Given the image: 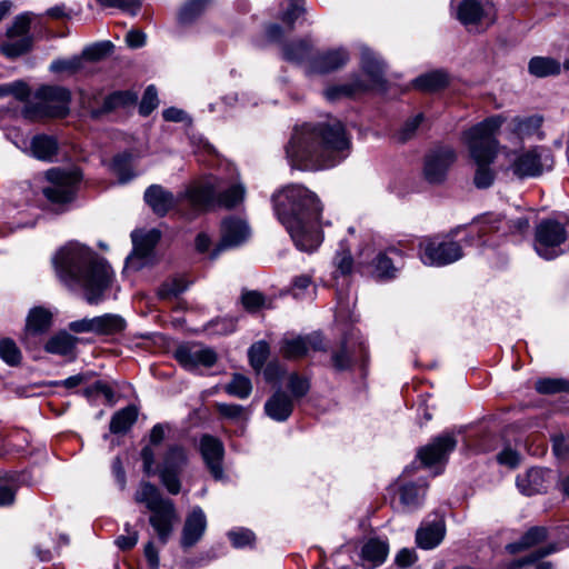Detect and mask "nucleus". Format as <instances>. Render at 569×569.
I'll return each instance as SVG.
<instances>
[{
  "mask_svg": "<svg viewBox=\"0 0 569 569\" xmlns=\"http://www.w3.org/2000/svg\"><path fill=\"white\" fill-rule=\"evenodd\" d=\"M389 553L387 541L371 538L361 548V565L367 569H373L381 566Z\"/></svg>",
  "mask_w": 569,
  "mask_h": 569,
  "instance_id": "nucleus-28",
  "label": "nucleus"
},
{
  "mask_svg": "<svg viewBox=\"0 0 569 569\" xmlns=\"http://www.w3.org/2000/svg\"><path fill=\"white\" fill-rule=\"evenodd\" d=\"M82 67V57H72L71 59H59L54 60L50 64L52 72H70L74 73Z\"/></svg>",
  "mask_w": 569,
  "mask_h": 569,
  "instance_id": "nucleus-56",
  "label": "nucleus"
},
{
  "mask_svg": "<svg viewBox=\"0 0 569 569\" xmlns=\"http://www.w3.org/2000/svg\"><path fill=\"white\" fill-rule=\"evenodd\" d=\"M293 410L292 399L283 391L274 392L264 403V411L274 421H286Z\"/></svg>",
  "mask_w": 569,
  "mask_h": 569,
  "instance_id": "nucleus-29",
  "label": "nucleus"
},
{
  "mask_svg": "<svg viewBox=\"0 0 569 569\" xmlns=\"http://www.w3.org/2000/svg\"><path fill=\"white\" fill-rule=\"evenodd\" d=\"M513 122V132L519 137H529L538 132L541 127L542 118L540 116H529V117H516L512 120Z\"/></svg>",
  "mask_w": 569,
  "mask_h": 569,
  "instance_id": "nucleus-46",
  "label": "nucleus"
},
{
  "mask_svg": "<svg viewBox=\"0 0 569 569\" xmlns=\"http://www.w3.org/2000/svg\"><path fill=\"white\" fill-rule=\"evenodd\" d=\"M419 257L423 264L442 267L456 262L462 257L461 246L441 237L419 240Z\"/></svg>",
  "mask_w": 569,
  "mask_h": 569,
  "instance_id": "nucleus-11",
  "label": "nucleus"
},
{
  "mask_svg": "<svg viewBox=\"0 0 569 569\" xmlns=\"http://www.w3.org/2000/svg\"><path fill=\"white\" fill-rule=\"evenodd\" d=\"M99 4L107 8H118L131 16H136L140 10L139 0H97Z\"/></svg>",
  "mask_w": 569,
  "mask_h": 569,
  "instance_id": "nucleus-58",
  "label": "nucleus"
},
{
  "mask_svg": "<svg viewBox=\"0 0 569 569\" xmlns=\"http://www.w3.org/2000/svg\"><path fill=\"white\" fill-rule=\"evenodd\" d=\"M529 72L538 78L560 73L561 66L556 59L549 57H533L528 64Z\"/></svg>",
  "mask_w": 569,
  "mask_h": 569,
  "instance_id": "nucleus-37",
  "label": "nucleus"
},
{
  "mask_svg": "<svg viewBox=\"0 0 569 569\" xmlns=\"http://www.w3.org/2000/svg\"><path fill=\"white\" fill-rule=\"evenodd\" d=\"M112 44L110 42H100L93 46L87 47L82 51V58L87 60L97 61L110 53Z\"/></svg>",
  "mask_w": 569,
  "mask_h": 569,
  "instance_id": "nucleus-63",
  "label": "nucleus"
},
{
  "mask_svg": "<svg viewBox=\"0 0 569 569\" xmlns=\"http://www.w3.org/2000/svg\"><path fill=\"white\" fill-rule=\"evenodd\" d=\"M445 531V523L441 519L422 523L417 530L416 541L422 549H432L442 541Z\"/></svg>",
  "mask_w": 569,
  "mask_h": 569,
  "instance_id": "nucleus-31",
  "label": "nucleus"
},
{
  "mask_svg": "<svg viewBox=\"0 0 569 569\" xmlns=\"http://www.w3.org/2000/svg\"><path fill=\"white\" fill-rule=\"evenodd\" d=\"M547 538V529L543 527H533L529 529L517 542L507 545V550L510 553H516L521 550L533 547Z\"/></svg>",
  "mask_w": 569,
  "mask_h": 569,
  "instance_id": "nucleus-42",
  "label": "nucleus"
},
{
  "mask_svg": "<svg viewBox=\"0 0 569 569\" xmlns=\"http://www.w3.org/2000/svg\"><path fill=\"white\" fill-rule=\"evenodd\" d=\"M138 418V410L133 406L126 407L117 411L110 421V431L112 433H122L128 431Z\"/></svg>",
  "mask_w": 569,
  "mask_h": 569,
  "instance_id": "nucleus-41",
  "label": "nucleus"
},
{
  "mask_svg": "<svg viewBox=\"0 0 569 569\" xmlns=\"http://www.w3.org/2000/svg\"><path fill=\"white\" fill-rule=\"evenodd\" d=\"M457 440L451 433H443L435 438L429 445L418 451V458L426 467L447 460L450 452L455 450Z\"/></svg>",
  "mask_w": 569,
  "mask_h": 569,
  "instance_id": "nucleus-17",
  "label": "nucleus"
},
{
  "mask_svg": "<svg viewBox=\"0 0 569 569\" xmlns=\"http://www.w3.org/2000/svg\"><path fill=\"white\" fill-rule=\"evenodd\" d=\"M217 179L201 178L192 182L183 192L174 196L159 184H152L144 191V201L159 216H166L170 210L182 211L186 202L194 212L206 211L214 201Z\"/></svg>",
  "mask_w": 569,
  "mask_h": 569,
  "instance_id": "nucleus-5",
  "label": "nucleus"
},
{
  "mask_svg": "<svg viewBox=\"0 0 569 569\" xmlns=\"http://www.w3.org/2000/svg\"><path fill=\"white\" fill-rule=\"evenodd\" d=\"M252 386L249 378L242 375H233L231 381L226 386V391L230 396L246 399L251 393Z\"/></svg>",
  "mask_w": 569,
  "mask_h": 569,
  "instance_id": "nucleus-51",
  "label": "nucleus"
},
{
  "mask_svg": "<svg viewBox=\"0 0 569 569\" xmlns=\"http://www.w3.org/2000/svg\"><path fill=\"white\" fill-rule=\"evenodd\" d=\"M351 137L339 120L303 123L293 129L286 146L290 166L303 171L330 169L351 152Z\"/></svg>",
  "mask_w": 569,
  "mask_h": 569,
  "instance_id": "nucleus-1",
  "label": "nucleus"
},
{
  "mask_svg": "<svg viewBox=\"0 0 569 569\" xmlns=\"http://www.w3.org/2000/svg\"><path fill=\"white\" fill-rule=\"evenodd\" d=\"M503 121L505 119L501 116H492L463 133V141L477 164L473 182L479 189L489 188L495 180V172L490 164L493 162L498 150L496 133Z\"/></svg>",
  "mask_w": 569,
  "mask_h": 569,
  "instance_id": "nucleus-4",
  "label": "nucleus"
},
{
  "mask_svg": "<svg viewBox=\"0 0 569 569\" xmlns=\"http://www.w3.org/2000/svg\"><path fill=\"white\" fill-rule=\"evenodd\" d=\"M150 517V525L156 530L159 539L166 543L170 537L173 523L177 521V512L171 500L153 510Z\"/></svg>",
  "mask_w": 569,
  "mask_h": 569,
  "instance_id": "nucleus-24",
  "label": "nucleus"
},
{
  "mask_svg": "<svg viewBox=\"0 0 569 569\" xmlns=\"http://www.w3.org/2000/svg\"><path fill=\"white\" fill-rule=\"evenodd\" d=\"M46 179L44 198L52 206L63 208L76 199L82 173L78 168H52L46 172Z\"/></svg>",
  "mask_w": 569,
  "mask_h": 569,
  "instance_id": "nucleus-8",
  "label": "nucleus"
},
{
  "mask_svg": "<svg viewBox=\"0 0 569 569\" xmlns=\"http://www.w3.org/2000/svg\"><path fill=\"white\" fill-rule=\"evenodd\" d=\"M58 150L57 140L50 136L40 134L31 140L32 156L39 160L51 161Z\"/></svg>",
  "mask_w": 569,
  "mask_h": 569,
  "instance_id": "nucleus-35",
  "label": "nucleus"
},
{
  "mask_svg": "<svg viewBox=\"0 0 569 569\" xmlns=\"http://www.w3.org/2000/svg\"><path fill=\"white\" fill-rule=\"evenodd\" d=\"M76 343L77 339L73 336L67 332H59L47 341L44 349L50 353L70 356L73 353Z\"/></svg>",
  "mask_w": 569,
  "mask_h": 569,
  "instance_id": "nucleus-36",
  "label": "nucleus"
},
{
  "mask_svg": "<svg viewBox=\"0 0 569 569\" xmlns=\"http://www.w3.org/2000/svg\"><path fill=\"white\" fill-rule=\"evenodd\" d=\"M96 335H116L124 330L126 320L113 313L94 317Z\"/></svg>",
  "mask_w": 569,
  "mask_h": 569,
  "instance_id": "nucleus-38",
  "label": "nucleus"
},
{
  "mask_svg": "<svg viewBox=\"0 0 569 569\" xmlns=\"http://www.w3.org/2000/svg\"><path fill=\"white\" fill-rule=\"evenodd\" d=\"M124 531L116 539V545L123 551L132 549L138 542V532L129 523H126Z\"/></svg>",
  "mask_w": 569,
  "mask_h": 569,
  "instance_id": "nucleus-64",
  "label": "nucleus"
},
{
  "mask_svg": "<svg viewBox=\"0 0 569 569\" xmlns=\"http://www.w3.org/2000/svg\"><path fill=\"white\" fill-rule=\"evenodd\" d=\"M517 488L526 496L542 493L548 487V471L541 468H530L517 477Z\"/></svg>",
  "mask_w": 569,
  "mask_h": 569,
  "instance_id": "nucleus-25",
  "label": "nucleus"
},
{
  "mask_svg": "<svg viewBox=\"0 0 569 569\" xmlns=\"http://www.w3.org/2000/svg\"><path fill=\"white\" fill-rule=\"evenodd\" d=\"M176 359L184 369L193 371L200 367H212L217 361V353L208 347L189 345L176 350Z\"/></svg>",
  "mask_w": 569,
  "mask_h": 569,
  "instance_id": "nucleus-14",
  "label": "nucleus"
},
{
  "mask_svg": "<svg viewBox=\"0 0 569 569\" xmlns=\"http://www.w3.org/2000/svg\"><path fill=\"white\" fill-rule=\"evenodd\" d=\"M367 84H365L358 77L355 78L351 82L342 83V84H333L328 87L323 94L329 101H337L343 98H350L358 93H361L367 90Z\"/></svg>",
  "mask_w": 569,
  "mask_h": 569,
  "instance_id": "nucleus-34",
  "label": "nucleus"
},
{
  "mask_svg": "<svg viewBox=\"0 0 569 569\" xmlns=\"http://www.w3.org/2000/svg\"><path fill=\"white\" fill-rule=\"evenodd\" d=\"M282 56L289 62L305 64L307 73H309L310 62L315 58L312 44L308 40H297L284 44Z\"/></svg>",
  "mask_w": 569,
  "mask_h": 569,
  "instance_id": "nucleus-30",
  "label": "nucleus"
},
{
  "mask_svg": "<svg viewBox=\"0 0 569 569\" xmlns=\"http://www.w3.org/2000/svg\"><path fill=\"white\" fill-rule=\"evenodd\" d=\"M288 388L293 398H302L308 393L310 383L308 379L300 377L297 373H292L289 377Z\"/></svg>",
  "mask_w": 569,
  "mask_h": 569,
  "instance_id": "nucleus-61",
  "label": "nucleus"
},
{
  "mask_svg": "<svg viewBox=\"0 0 569 569\" xmlns=\"http://www.w3.org/2000/svg\"><path fill=\"white\" fill-rule=\"evenodd\" d=\"M292 296L296 299L313 298L315 287L310 276H299L295 278L291 287Z\"/></svg>",
  "mask_w": 569,
  "mask_h": 569,
  "instance_id": "nucleus-53",
  "label": "nucleus"
},
{
  "mask_svg": "<svg viewBox=\"0 0 569 569\" xmlns=\"http://www.w3.org/2000/svg\"><path fill=\"white\" fill-rule=\"evenodd\" d=\"M83 396L90 402H97L103 398L106 403L112 406L116 403V395L113 388L106 381L97 380L83 389Z\"/></svg>",
  "mask_w": 569,
  "mask_h": 569,
  "instance_id": "nucleus-39",
  "label": "nucleus"
},
{
  "mask_svg": "<svg viewBox=\"0 0 569 569\" xmlns=\"http://www.w3.org/2000/svg\"><path fill=\"white\" fill-rule=\"evenodd\" d=\"M52 315L49 310L42 307H36L30 310L27 318V331L32 333H41L49 329L51 325Z\"/></svg>",
  "mask_w": 569,
  "mask_h": 569,
  "instance_id": "nucleus-43",
  "label": "nucleus"
},
{
  "mask_svg": "<svg viewBox=\"0 0 569 569\" xmlns=\"http://www.w3.org/2000/svg\"><path fill=\"white\" fill-rule=\"evenodd\" d=\"M529 228V220L525 217L516 220L505 221V217L500 214H487L471 227L466 238V243L485 244L482 239L489 232H523Z\"/></svg>",
  "mask_w": 569,
  "mask_h": 569,
  "instance_id": "nucleus-12",
  "label": "nucleus"
},
{
  "mask_svg": "<svg viewBox=\"0 0 569 569\" xmlns=\"http://www.w3.org/2000/svg\"><path fill=\"white\" fill-rule=\"evenodd\" d=\"M322 340L319 335L309 336H286L280 341V353L283 358L295 360L300 359L309 352L310 349L321 348Z\"/></svg>",
  "mask_w": 569,
  "mask_h": 569,
  "instance_id": "nucleus-18",
  "label": "nucleus"
},
{
  "mask_svg": "<svg viewBox=\"0 0 569 569\" xmlns=\"http://www.w3.org/2000/svg\"><path fill=\"white\" fill-rule=\"evenodd\" d=\"M200 452L212 477L217 480L222 479V459L224 453L222 442L212 436L206 435L200 440Z\"/></svg>",
  "mask_w": 569,
  "mask_h": 569,
  "instance_id": "nucleus-19",
  "label": "nucleus"
},
{
  "mask_svg": "<svg viewBox=\"0 0 569 569\" xmlns=\"http://www.w3.org/2000/svg\"><path fill=\"white\" fill-rule=\"evenodd\" d=\"M400 247L391 246L386 251L379 252L373 259V274L378 279H392L396 277L398 267L395 264V259L402 260L405 258L403 244Z\"/></svg>",
  "mask_w": 569,
  "mask_h": 569,
  "instance_id": "nucleus-23",
  "label": "nucleus"
},
{
  "mask_svg": "<svg viewBox=\"0 0 569 569\" xmlns=\"http://www.w3.org/2000/svg\"><path fill=\"white\" fill-rule=\"evenodd\" d=\"M0 358L12 367L20 363L22 355L12 339L4 338L0 340Z\"/></svg>",
  "mask_w": 569,
  "mask_h": 569,
  "instance_id": "nucleus-52",
  "label": "nucleus"
},
{
  "mask_svg": "<svg viewBox=\"0 0 569 569\" xmlns=\"http://www.w3.org/2000/svg\"><path fill=\"white\" fill-rule=\"evenodd\" d=\"M249 233V227L243 220L234 218L226 219L221 227V242L212 257H217L218 252L223 249L241 244L248 239Z\"/></svg>",
  "mask_w": 569,
  "mask_h": 569,
  "instance_id": "nucleus-21",
  "label": "nucleus"
},
{
  "mask_svg": "<svg viewBox=\"0 0 569 569\" xmlns=\"http://www.w3.org/2000/svg\"><path fill=\"white\" fill-rule=\"evenodd\" d=\"M134 499L137 502L144 503L150 511L169 501V499H163L158 488L150 482L140 485Z\"/></svg>",
  "mask_w": 569,
  "mask_h": 569,
  "instance_id": "nucleus-40",
  "label": "nucleus"
},
{
  "mask_svg": "<svg viewBox=\"0 0 569 569\" xmlns=\"http://www.w3.org/2000/svg\"><path fill=\"white\" fill-rule=\"evenodd\" d=\"M567 241V230L560 222L542 220L535 231V250L546 260H552L566 252L563 244Z\"/></svg>",
  "mask_w": 569,
  "mask_h": 569,
  "instance_id": "nucleus-10",
  "label": "nucleus"
},
{
  "mask_svg": "<svg viewBox=\"0 0 569 569\" xmlns=\"http://www.w3.org/2000/svg\"><path fill=\"white\" fill-rule=\"evenodd\" d=\"M458 20L470 31H483L496 21L490 0H451Z\"/></svg>",
  "mask_w": 569,
  "mask_h": 569,
  "instance_id": "nucleus-9",
  "label": "nucleus"
},
{
  "mask_svg": "<svg viewBox=\"0 0 569 569\" xmlns=\"http://www.w3.org/2000/svg\"><path fill=\"white\" fill-rule=\"evenodd\" d=\"M188 288V282L183 277H173L166 280L158 289V296L163 300H171L184 292Z\"/></svg>",
  "mask_w": 569,
  "mask_h": 569,
  "instance_id": "nucleus-47",
  "label": "nucleus"
},
{
  "mask_svg": "<svg viewBox=\"0 0 569 569\" xmlns=\"http://www.w3.org/2000/svg\"><path fill=\"white\" fill-rule=\"evenodd\" d=\"M31 47V38L30 37H23V38H8V41L3 42L1 44V52L9 57V58H16L23 53H26Z\"/></svg>",
  "mask_w": 569,
  "mask_h": 569,
  "instance_id": "nucleus-50",
  "label": "nucleus"
},
{
  "mask_svg": "<svg viewBox=\"0 0 569 569\" xmlns=\"http://www.w3.org/2000/svg\"><path fill=\"white\" fill-rule=\"evenodd\" d=\"M536 389L540 393L549 395L569 391V381L563 379H540L536 382Z\"/></svg>",
  "mask_w": 569,
  "mask_h": 569,
  "instance_id": "nucleus-54",
  "label": "nucleus"
},
{
  "mask_svg": "<svg viewBox=\"0 0 569 569\" xmlns=\"http://www.w3.org/2000/svg\"><path fill=\"white\" fill-rule=\"evenodd\" d=\"M305 13V7L302 0L291 1L288 8L282 12L280 19L290 29L293 28L295 21Z\"/></svg>",
  "mask_w": 569,
  "mask_h": 569,
  "instance_id": "nucleus-60",
  "label": "nucleus"
},
{
  "mask_svg": "<svg viewBox=\"0 0 569 569\" xmlns=\"http://www.w3.org/2000/svg\"><path fill=\"white\" fill-rule=\"evenodd\" d=\"M31 18L29 13H22L18 16L12 26L7 30L8 38H23L29 37Z\"/></svg>",
  "mask_w": 569,
  "mask_h": 569,
  "instance_id": "nucleus-55",
  "label": "nucleus"
},
{
  "mask_svg": "<svg viewBox=\"0 0 569 569\" xmlns=\"http://www.w3.org/2000/svg\"><path fill=\"white\" fill-rule=\"evenodd\" d=\"M269 353L270 347L267 341L260 340L254 342L248 351L250 365L252 368L257 371H260L263 368Z\"/></svg>",
  "mask_w": 569,
  "mask_h": 569,
  "instance_id": "nucleus-49",
  "label": "nucleus"
},
{
  "mask_svg": "<svg viewBox=\"0 0 569 569\" xmlns=\"http://www.w3.org/2000/svg\"><path fill=\"white\" fill-rule=\"evenodd\" d=\"M449 77L445 71L437 70L425 73L415 80V86L421 90L435 91L447 86Z\"/></svg>",
  "mask_w": 569,
  "mask_h": 569,
  "instance_id": "nucleus-44",
  "label": "nucleus"
},
{
  "mask_svg": "<svg viewBox=\"0 0 569 569\" xmlns=\"http://www.w3.org/2000/svg\"><path fill=\"white\" fill-rule=\"evenodd\" d=\"M273 210L296 247L313 251L322 241L319 217L322 207L316 193L301 184H289L272 196Z\"/></svg>",
  "mask_w": 569,
  "mask_h": 569,
  "instance_id": "nucleus-2",
  "label": "nucleus"
},
{
  "mask_svg": "<svg viewBox=\"0 0 569 569\" xmlns=\"http://www.w3.org/2000/svg\"><path fill=\"white\" fill-rule=\"evenodd\" d=\"M456 160L455 151L449 147L432 150L425 161V177L431 183H439L446 178L449 167Z\"/></svg>",
  "mask_w": 569,
  "mask_h": 569,
  "instance_id": "nucleus-15",
  "label": "nucleus"
},
{
  "mask_svg": "<svg viewBox=\"0 0 569 569\" xmlns=\"http://www.w3.org/2000/svg\"><path fill=\"white\" fill-rule=\"evenodd\" d=\"M131 238L133 242V251L127 258L126 267L140 269L151 257L153 248L160 238V232L157 230H151L146 233L134 231L131 233Z\"/></svg>",
  "mask_w": 569,
  "mask_h": 569,
  "instance_id": "nucleus-16",
  "label": "nucleus"
},
{
  "mask_svg": "<svg viewBox=\"0 0 569 569\" xmlns=\"http://www.w3.org/2000/svg\"><path fill=\"white\" fill-rule=\"evenodd\" d=\"M213 2V0H188L179 12L181 23H191L201 16Z\"/></svg>",
  "mask_w": 569,
  "mask_h": 569,
  "instance_id": "nucleus-45",
  "label": "nucleus"
},
{
  "mask_svg": "<svg viewBox=\"0 0 569 569\" xmlns=\"http://www.w3.org/2000/svg\"><path fill=\"white\" fill-rule=\"evenodd\" d=\"M143 471L150 476L158 472L162 485L171 495H178L181 489L180 475L187 466L186 450L180 446H170L164 452L161 463L154 468L153 450L147 446L141 450Z\"/></svg>",
  "mask_w": 569,
  "mask_h": 569,
  "instance_id": "nucleus-6",
  "label": "nucleus"
},
{
  "mask_svg": "<svg viewBox=\"0 0 569 569\" xmlns=\"http://www.w3.org/2000/svg\"><path fill=\"white\" fill-rule=\"evenodd\" d=\"M206 178H214L218 181L214 189V201L207 210L213 208L216 204L231 209L242 202L246 193L244 187L242 184H233L223 192L218 193V190L221 188V180L214 176H207Z\"/></svg>",
  "mask_w": 569,
  "mask_h": 569,
  "instance_id": "nucleus-33",
  "label": "nucleus"
},
{
  "mask_svg": "<svg viewBox=\"0 0 569 569\" xmlns=\"http://www.w3.org/2000/svg\"><path fill=\"white\" fill-rule=\"evenodd\" d=\"M551 157L547 149L535 147L521 152L513 153L510 169L520 179L540 176L545 169L551 167Z\"/></svg>",
  "mask_w": 569,
  "mask_h": 569,
  "instance_id": "nucleus-13",
  "label": "nucleus"
},
{
  "mask_svg": "<svg viewBox=\"0 0 569 569\" xmlns=\"http://www.w3.org/2000/svg\"><path fill=\"white\" fill-rule=\"evenodd\" d=\"M158 106V93L154 86H149L142 97L139 106V112L142 116H149Z\"/></svg>",
  "mask_w": 569,
  "mask_h": 569,
  "instance_id": "nucleus-59",
  "label": "nucleus"
},
{
  "mask_svg": "<svg viewBox=\"0 0 569 569\" xmlns=\"http://www.w3.org/2000/svg\"><path fill=\"white\" fill-rule=\"evenodd\" d=\"M52 262L60 280L71 289L83 290L90 305L102 300L112 272L110 266L91 249L69 242L54 254Z\"/></svg>",
  "mask_w": 569,
  "mask_h": 569,
  "instance_id": "nucleus-3",
  "label": "nucleus"
},
{
  "mask_svg": "<svg viewBox=\"0 0 569 569\" xmlns=\"http://www.w3.org/2000/svg\"><path fill=\"white\" fill-rule=\"evenodd\" d=\"M367 348L362 341L356 345L345 340L339 349L332 353L333 367L337 370H347L356 360L365 358Z\"/></svg>",
  "mask_w": 569,
  "mask_h": 569,
  "instance_id": "nucleus-27",
  "label": "nucleus"
},
{
  "mask_svg": "<svg viewBox=\"0 0 569 569\" xmlns=\"http://www.w3.org/2000/svg\"><path fill=\"white\" fill-rule=\"evenodd\" d=\"M349 60V53L343 48L328 50L315 54L309 67L311 73H329L343 67Z\"/></svg>",
  "mask_w": 569,
  "mask_h": 569,
  "instance_id": "nucleus-22",
  "label": "nucleus"
},
{
  "mask_svg": "<svg viewBox=\"0 0 569 569\" xmlns=\"http://www.w3.org/2000/svg\"><path fill=\"white\" fill-rule=\"evenodd\" d=\"M361 68L366 77V81L361 80L367 84V90L376 86H380L383 82L385 63L372 52L369 48H361Z\"/></svg>",
  "mask_w": 569,
  "mask_h": 569,
  "instance_id": "nucleus-26",
  "label": "nucleus"
},
{
  "mask_svg": "<svg viewBox=\"0 0 569 569\" xmlns=\"http://www.w3.org/2000/svg\"><path fill=\"white\" fill-rule=\"evenodd\" d=\"M206 529L207 517L203 510L196 506L186 517L181 533V546L183 548L194 546L203 537Z\"/></svg>",
  "mask_w": 569,
  "mask_h": 569,
  "instance_id": "nucleus-20",
  "label": "nucleus"
},
{
  "mask_svg": "<svg viewBox=\"0 0 569 569\" xmlns=\"http://www.w3.org/2000/svg\"><path fill=\"white\" fill-rule=\"evenodd\" d=\"M423 120V114L418 113L408 119L398 132V139L402 142L411 139Z\"/></svg>",
  "mask_w": 569,
  "mask_h": 569,
  "instance_id": "nucleus-62",
  "label": "nucleus"
},
{
  "mask_svg": "<svg viewBox=\"0 0 569 569\" xmlns=\"http://www.w3.org/2000/svg\"><path fill=\"white\" fill-rule=\"evenodd\" d=\"M228 537L234 548H243L254 542V533L246 528H239L228 532Z\"/></svg>",
  "mask_w": 569,
  "mask_h": 569,
  "instance_id": "nucleus-57",
  "label": "nucleus"
},
{
  "mask_svg": "<svg viewBox=\"0 0 569 569\" xmlns=\"http://www.w3.org/2000/svg\"><path fill=\"white\" fill-rule=\"evenodd\" d=\"M36 102L24 108V116L31 120L62 118L69 113L71 93L60 86H42L36 92Z\"/></svg>",
  "mask_w": 569,
  "mask_h": 569,
  "instance_id": "nucleus-7",
  "label": "nucleus"
},
{
  "mask_svg": "<svg viewBox=\"0 0 569 569\" xmlns=\"http://www.w3.org/2000/svg\"><path fill=\"white\" fill-rule=\"evenodd\" d=\"M137 101V94L131 91H116L103 101L102 112L112 111L119 107L131 106Z\"/></svg>",
  "mask_w": 569,
  "mask_h": 569,
  "instance_id": "nucleus-48",
  "label": "nucleus"
},
{
  "mask_svg": "<svg viewBox=\"0 0 569 569\" xmlns=\"http://www.w3.org/2000/svg\"><path fill=\"white\" fill-rule=\"evenodd\" d=\"M410 472V468H406L402 476L397 481L398 492L401 505L407 509L418 508L426 495V485L405 483L402 478Z\"/></svg>",
  "mask_w": 569,
  "mask_h": 569,
  "instance_id": "nucleus-32",
  "label": "nucleus"
}]
</instances>
